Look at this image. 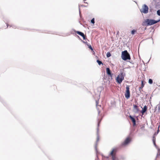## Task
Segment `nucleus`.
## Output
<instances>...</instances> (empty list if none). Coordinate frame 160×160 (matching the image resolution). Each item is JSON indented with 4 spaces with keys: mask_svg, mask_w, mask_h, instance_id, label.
<instances>
[{
    "mask_svg": "<svg viewBox=\"0 0 160 160\" xmlns=\"http://www.w3.org/2000/svg\"><path fill=\"white\" fill-rule=\"evenodd\" d=\"M98 132H99V129L98 128H97V139L96 141V142L97 143L98 142L99 140V133H98Z\"/></svg>",
    "mask_w": 160,
    "mask_h": 160,
    "instance_id": "f8f14e48",
    "label": "nucleus"
},
{
    "mask_svg": "<svg viewBox=\"0 0 160 160\" xmlns=\"http://www.w3.org/2000/svg\"><path fill=\"white\" fill-rule=\"evenodd\" d=\"M101 119H101V120H100L99 121H98V127H99V123L101 120Z\"/></svg>",
    "mask_w": 160,
    "mask_h": 160,
    "instance_id": "5701e85b",
    "label": "nucleus"
},
{
    "mask_svg": "<svg viewBox=\"0 0 160 160\" xmlns=\"http://www.w3.org/2000/svg\"><path fill=\"white\" fill-rule=\"evenodd\" d=\"M98 101H96V105L97 107V106H98Z\"/></svg>",
    "mask_w": 160,
    "mask_h": 160,
    "instance_id": "b1692460",
    "label": "nucleus"
},
{
    "mask_svg": "<svg viewBox=\"0 0 160 160\" xmlns=\"http://www.w3.org/2000/svg\"><path fill=\"white\" fill-rule=\"evenodd\" d=\"M117 148H113L110 154L112 156V160H115V154L117 151Z\"/></svg>",
    "mask_w": 160,
    "mask_h": 160,
    "instance_id": "423d86ee",
    "label": "nucleus"
},
{
    "mask_svg": "<svg viewBox=\"0 0 160 160\" xmlns=\"http://www.w3.org/2000/svg\"><path fill=\"white\" fill-rule=\"evenodd\" d=\"M129 117H130V118L132 120V121L133 123V125L134 126L135 125H136V120H135V119L131 116H130Z\"/></svg>",
    "mask_w": 160,
    "mask_h": 160,
    "instance_id": "9b49d317",
    "label": "nucleus"
},
{
    "mask_svg": "<svg viewBox=\"0 0 160 160\" xmlns=\"http://www.w3.org/2000/svg\"><path fill=\"white\" fill-rule=\"evenodd\" d=\"M157 14L158 15L160 16V9L157 11Z\"/></svg>",
    "mask_w": 160,
    "mask_h": 160,
    "instance_id": "412c9836",
    "label": "nucleus"
},
{
    "mask_svg": "<svg viewBox=\"0 0 160 160\" xmlns=\"http://www.w3.org/2000/svg\"><path fill=\"white\" fill-rule=\"evenodd\" d=\"M79 10H80V9H79ZM79 13H80V10H79Z\"/></svg>",
    "mask_w": 160,
    "mask_h": 160,
    "instance_id": "c756f323",
    "label": "nucleus"
},
{
    "mask_svg": "<svg viewBox=\"0 0 160 160\" xmlns=\"http://www.w3.org/2000/svg\"><path fill=\"white\" fill-rule=\"evenodd\" d=\"M91 22L93 24H94L95 23L94 18H93L91 20Z\"/></svg>",
    "mask_w": 160,
    "mask_h": 160,
    "instance_id": "aec40b11",
    "label": "nucleus"
},
{
    "mask_svg": "<svg viewBox=\"0 0 160 160\" xmlns=\"http://www.w3.org/2000/svg\"><path fill=\"white\" fill-rule=\"evenodd\" d=\"M76 32L77 34H78L81 36L82 37H83V36H84V33L81 32L79 31H77Z\"/></svg>",
    "mask_w": 160,
    "mask_h": 160,
    "instance_id": "ddd939ff",
    "label": "nucleus"
},
{
    "mask_svg": "<svg viewBox=\"0 0 160 160\" xmlns=\"http://www.w3.org/2000/svg\"><path fill=\"white\" fill-rule=\"evenodd\" d=\"M155 138H154V137H153V144H154V145L155 146H156V143H155Z\"/></svg>",
    "mask_w": 160,
    "mask_h": 160,
    "instance_id": "dca6fc26",
    "label": "nucleus"
},
{
    "mask_svg": "<svg viewBox=\"0 0 160 160\" xmlns=\"http://www.w3.org/2000/svg\"><path fill=\"white\" fill-rule=\"evenodd\" d=\"M7 27H8V23H7Z\"/></svg>",
    "mask_w": 160,
    "mask_h": 160,
    "instance_id": "cd10ccee",
    "label": "nucleus"
},
{
    "mask_svg": "<svg viewBox=\"0 0 160 160\" xmlns=\"http://www.w3.org/2000/svg\"><path fill=\"white\" fill-rule=\"evenodd\" d=\"M106 70L107 74L108 75H109L111 77V78L112 79V74L111 70L109 68H107L106 69Z\"/></svg>",
    "mask_w": 160,
    "mask_h": 160,
    "instance_id": "6e6552de",
    "label": "nucleus"
},
{
    "mask_svg": "<svg viewBox=\"0 0 160 160\" xmlns=\"http://www.w3.org/2000/svg\"><path fill=\"white\" fill-rule=\"evenodd\" d=\"M98 114H99V113H100V111H98Z\"/></svg>",
    "mask_w": 160,
    "mask_h": 160,
    "instance_id": "c85d7f7f",
    "label": "nucleus"
},
{
    "mask_svg": "<svg viewBox=\"0 0 160 160\" xmlns=\"http://www.w3.org/2000/svg\"><path fill=\"white\" fill-rule=\"evenodd\" d=\"M130 141V139L129 138H127L124 142L122 143V145H125L128 144Z\"/></svg>",
    "mask_w": 160,
    "mask_h": 160,
    "instance_id": "0eeeda50",
    "label": "nucleus"
},
{
    "mask_svg": "<svg viewBox=\"0 0 160 160\" xmlns=\"http://www.w3.org/2000/svg\"><path fill=\"white\" fill-rule=\"evenodd\" d=\"M159 129H158V131H157V133H158V132H159Z\"/></svg>",
    "mask_w": 160,
    "mask_h": 160,
    "instance_id": "bb28decb",
    "label": "nucleus"
},
{
    "mask_svg": "<svg viewBox=\"0 0 160 160\" xmlns=\"http://www.w3.org/2000/svg\"><path fill=\"white\" fill-rule=\"evenodd\" d=\"M126 91L125 93V98L128 99L130 97V92L129 91V88L128 86H127L126 87Z\"/></svg>",
    "mask_w": 160,
    "mask_h": 160,
    "instance_id": "39448f33",
    "label": "nucleus"
},
{
    "mask_svg": "<svg viewBox=\"0 0 160 160\" xmlns=\"http://www.w3.org/2000/svg\"><path fill=\"white\" fill-rule=\"evenodd\" d=\"M97 62L99 65H100L101 64H102V62L100 60H97Z\"/></svg>",
    "mask_w": 160,
    "mask_h": 160,
    "instance_id": "2eb2a0df",
    "label": "nucleus"
},
{
    "mask_svg": "<svg viewBox=\"0 0 160 160\" xmlns=\"http://www.w3.org/2000/svg\"><path fill=\"white\" fill-rule=\"evenodd\" d=\"M121 57L122 59L124 61L130 59V55L127 50L122 52Z\"/></svg>",
    "mask_w": 160,
    "mask_h": 160,
    "instance_id": "f257e3e1",
    "label": "nucleus"
},
{
    "mask_svg": "<svg viewBox=\"0 0 160 160\" xmlns=\"http://www.w3.org/2000/svg\"><path fill=\"white\" fill-rule=\"evenodd\" d=\"M159 21V20L156 21L153 19H148L145 20V22L147 25L150 26L157 23Z\"/></svg>",
    "mask_w": 160,
    "mask_h": 160,
    "instance_id": "7ed1b4c3",
    "label": "nucleus"
},
{
    "mask_svg": "<svg viewBox=\"0 0 160 160\" xmlns=\"http://www.w3.org/2000/svg\"><path fill=\"white\" fill-rule=\"evenodd\" d=\"M111 56V54L109 52H108L107 53V56L108 58L110 57Z\"/></svg>",
    "mask_w": 160,
    "mask_h": 160,
    "instance_id": "6ab92c4d",
    "label": "nucleus"
},
{
    "mask_svg": "<svg viewBox=\"0 0 160 160\" xmlns=\"http://www.w3.org/2000/svg\"><path fill=\"white\" fill-rule=\"evenodd\" d=\"M83 37V39H85V35H84V36H83V37Z\"/></svg>",
    "mask_w": 160,
    "mask_h": 160,
    "instance_id": "a878e982",
    "label": "nucleus"
},
{
    "mask_svg": "<svg viewBox=\"0 0 160 160\" xmlns=\"http://www.w3.org/2000/svg\"><path fill=\"white\" fill-rule=\"evenodd\" d=\"M153 81L151 79H149L148 81V82L150 84H152V83Z\"/></svg>",
    "mask_w": 160,
    "mask_h": 160,
    "instance_id": "f3484780",
    "label": "nucleus"
},
{
    "mask_svg": "<svg viewBox=\"0 0 160 160\" xmlns=\"http://www.w3.org/2000/svg\"><path fill=\"white\" fill-rule=\"evenodd\" d=\"M88 46L90 49L92 51L93 50V48H92L91 45H88Z\"/></svg>",
    "mask_w": 160,
    "mask_h": 160,
    "instance_id": "4be33fe9",
    "label": "nucleus"
},
{
    "mask_svg": "<svg viewBox=\"0 0 160 160\" xmlns=\"http://www.w3.org/2000/svg\"><path fill=\"white\" fill-rule=\"evenodd\" d=\"M144 86V84L143 83V81H142V84L141 87L139 88L140 89L142 88Z\"/></svg>",
    "mask_w": 160,
    "mask_h": 160,
    "instance_id": "4468645a",
    "label": "nucleus"
},
{
    "mask_svg": "<svg viewBox=\"0 0 160 160\" xmlns=\"http://www.w3.org/2000/svg\"><path fill=\"white\" fill-rule=\"evenodd\" d=\"M133 106L134 110V112L135 113H137V112H138L139 111V109H138V106L134 104L133 105Z\"/></svg>",
    "mask_w": 160,
    "mask_h": 160,
    "instance_id": "1a4fd4ad",
    "label": "nucleus"
},
{
    "mask_svg": "<svg viewBox=\"0 0 160 160\" xmlns=\"http://www.w3.org/2000/svg\"><path fill=\"white\" fill-rule=\"evenodd\" d=\"M158 111H160V105H158Z\"/></svg>",
    "mask_w": 160,
    "mask_h": 160,
    "instance_id": "393cba45",
    "label": "nucleus"
},
{
    "mask_svg": "<svg viewBox=\"0 0 160 160\" xmlns=\"http://www.w3.org/2000/svg\"><path fill=\"white\" fill-rule=\"evenodd\" d=\"M148 8L146 4H144L142 6V9L140 10V11L142 13H147L148 12Z\"/></svg>",
    "mask_w": 160,
    "mask_h": 160,
    "instance_id": "20e7f679",
    "label": "nucleus"
},
{
    "mask_svg": "<svg viewBox=\"0 0 160 160\" xmlns=\"http://www.w3.org/2000/svg\"><path fill=\"white\" fill-rule=\"evenodd\" d=\"M125 74L123 72L121 73L116 78V81L118 83L120 84L124 79Z\"/></svg>",
    "mask_w": 160,
    "mask_h": 160,
    "instance_id": "f03ea898",
    "label": "nucleus"
},
{
    "mask_svg": "<svg viewBox=\"0 0 160 160\" xmlns=\"http://www.w3.org/2000/svg\"><path fill=\"white\" fill-rule=\"evenodd\" d=\"M147 110V107L145 105L144 107L142 109V110L141 111V112L142 114V115H143V114Z\"/></svg>",
    "mask_w": 160,
    "mask_h": 160,
    "instance_id": "9d476101",
    "label": "nucleus"
},
{
    "mask_svg": "<svg viewBox=\"0 0 160 160\" xmlns=\"http://www.w3.org/2000/svg\"><path fill=\"white\" fill-rule=\"evenodd\" d=\"M136 32V30H133L131 31V33L132 35H133Z\"/></svg>",
    "mask_w": 160,
    "mask_h": 160,
    "instance_id": "a211bd4d",
    "label": "nucleus"
}]
</instances>
